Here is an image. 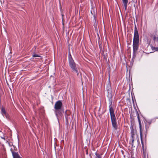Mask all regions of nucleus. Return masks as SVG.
Masks as SVG:
<instances>
[{
    "instance_id": "21",
    "label": "nucleus",
    "mask_w": 158,
    "mask_h": 158,
    "mask_svg": "<svg viewBox=\"0 0 158 158\" xmlns=\"http://www.w3.org/2000/svg\"><path fill=\"white\" fill-rule=\"evenodd\" d=\"M134 2H135V1H136V0H132Z\"/></svg>"
},
{
    "instance_id": "8",
    "label": "nucleus",
    "mask_w": 158,
    "mask_h": 158,
    "mask_svg": "<svg viewBox=\"0 0 158 158\" xmlns=\"http://www.w3.org/2000/svg\"><path fill=\"white\" fill-rule=\"evenodd\" d=\"M131 129V138H135V135L136 133V130L134 129L133 128V126L131 125L130 127Z\"/></svg>"
},
{
    "instance_id": "9",
    "label": "nucleus",
    "mask_w": 158,
    "mask_h": 158,
    "mask_svg": "<svg viewBox=\"0 0 158 158\" xmlns=\"http://www.w3.org/2000/svg\"><path fill=\"white\" fill-rule=\"evenodd\" d=\"M137 118L138 119L139 125H140V138H141V143H142L143 147V143L142 140V131L141 130V126H140V120L139 119V115L138 116Z\"/></svg>"
},
{
    "instance_id": "19",
    "label": "nucleus",
    "mask_w": 158,
    "mask_h": 158,
    "mask_svg": "<svg viewBox=\"0 0 158 158\" xmlns=\"http://www.w3.org/2000/svg\"><path fill=\"white\" fill-rule=\"evenodd\" d=\"M156 40H157V41H158V37H157L156 38V37H154V40H156Z\"/></svg>"
},
{
    "instance_id": "12",
    "label": "nucleus",
    "mask_w": 158,
    "mask_h": 158,
    "mask_svg": "<svg viewBox=\"0 0 158 158\" xmlns=\"http://www.w3.org/2000/svg\"><path fill=\"white\" fill-rule=\"evenodd\" d=\"M134 137L133 138H131L130 141V143L131 144L132 146L133 145L134 142Z\"/></svg>"
},
{
    "instance_id": "20",
    "label": "nucleus",
    "mask_w": 158,
    "mask_h": 158,
    "mask_svg": "<svg viewBox=\"0 0 158 158\" xmlns=\"http://www.w3.org/2000/svg\"><path fill=\"white\" fill-rule=\"evenodd\" d=\"M66 121H67L68 120V117H67L66 116H65Z\"/></svg>"
},
{
    "instance_id": "18",
    "label": "nucleus",
    "mask_w": 158,
    "mask_h": 158,
    "mask_svg": "<svg viewBox=\"0 0 158 158\" xmlns=\"http://www.w3.org/2000/svg\"><path fill=\"white\" fill-rule=\"evenodd\" d=\"M148 123V126L147 123V124L146 125H145V128H146V130L148 129L149 128V125H150V123Z\"/></svg>"
},
{
    "instance_id": "10",
    "label": "nucleus",
    "mask_w": 158,
    "mask_h": 158,
    "mask_svg": "<svg viewBox=\"0 0 158 158\" xmlns=\"http://www.w3.org/2000/svg\"><path fill=\"white\" fill-rule=\"evenodd\" d=\"M125 10H127L128 0H122Z\"/></svg>"
},
{
    "instance_id": "7",
    "label": "nucleus",
    "mask_w": 158,
    "mask_h": 158,
    "mask_svg": "<svg viewBox=\"0 0 158 158\" xmlns=\"http://www.w3.org/2000/svg\"><path fill=\"white\" fill-rule=\"evenodd\" d=\"M139 42H133V51L137 52L139 48Z\"/></svg>"
},
{
    "instance_id": "5",
    "label": "nucleus",
    "mask_w": 158,
    "mask_h": 158,
    "mask_svg": "<svg viewBox=\"0 0 158 158\" xmlns=\"http://www.w3.org/2000/svg\"><path fill=\"white\" fill-rule=\"evenodd\" d=\"M139 42V37L137 29L135 26L134 29V33L133 42Z\"/></svg>"
},
{
    "instance_id": "2",
    "label": "nucleus",
    "mask_w": 158,
    "mask_h": 158,
    "mask_svg": "<svg viewBox=\"0 0 158 158\" xmlns=\"http://www.w3.org/2000/svg\"><path fill=\"white\" fill-rule=\"evenodd\" d=\"M109 111L112 126L115 130H116L117 129V125L116 118L114 114V110H109Z\"/></svg>"
},
{
    "instance_id": "4",
    "label": "nucleus",
    "mask_w": 158,
    "mask_h": 158,
    "mask_svg": "<svg viewBox=\"0 0 158 158\" xmlns=\"http://www.w3.org/2000/svg\"><path fill=\"white\" fill-rule=\"evenodd\" d=\"M113 95H112V92L110 89H108V91L107 97L108 98L109 102V110H114L112 106V101Z\"/></svg>"
},
{
    "instance_id": "15",
    "label": "nucleus",
    "mask_w": 158,
    "mask_h": 158,
    "mask_svg": "<svg viewBox=\"0 0 158 158\" xmlns=\"http://www.w3.org/2000/svg\"><path fill=\"white\" fill-rule=\"evenodd\" d=\"M152 50H154L155 51H158V47H152Z\"/></svg>"
},
{
    "instance_id": "1",
    "label": "nucleus",
    "mask_w": 158,
    "mask_h": 158,
    "mask_svg": "<svg viewBox=\"0 0 158 158\" xmlns=\"http://www.w3.org/2000/svg\"><path fill=\"white\" fill-rule=\"evenodd\" d=\"M68 60L69 66L72 69L73 71L77 73V75H78L79 73L77 68V64L73 59L70 53H69L68 55Z\"/></svg>"
},
{
    "instance_id": "17",
    "label": "nucleus",
    "mask_w": 158,
    "mask_h": 158,
    "mask_svg": "<svg viewBox=\"0 0 158 158\" xmlns=\"http://www.w3.org/2000/svg\"><path fill=\"white\" fill-rule=\"evenodd\" d=\"M95 155L97 158H102L101 155L99 154H97V153H95Z\"/></svg>"
},
{
    "instance_id": "6",
    "label": "nucleus",
    "mask_w": 158,
    "mask_h": 158,
    "mask_svg": "<svg viewBox=\"0 0 158 158\" xmlns=\"http://www.w3.org/2000/svg\"><path fill=\"white\" fill-rule=\"evenodd\" d=\"M14 149L15 148L14 146L10 149V150L12 152L13 158H21L18 153L16 152L14 150Z\"/></svg>"
},
{
    "instance_id": "3",
    "label": "nucleus",
    "mask_w": 158,
    "mask_h": 158,
    "mask_svg": "<svg viewBox=\"0 0 158 158\" xmlns=\"http://www.w3.org/2000/svg\"><path fill=\"white\" fill-rule=\"evenodd\" d=\"M62 103L61 101L59 100L56 102L54 108L55 109L56 115L58 118L59 115H60L59 110L61 108Z\"/></svg>"
},
{
    "instance_id": "13",
    "label": "nucleus",
    "mask_w": 158,
    "mask_h": 158,
    "mask_svg": "<svg viewBox=\"0 0 158 158\" xmlns=\"http://www.w3.org/2000/svg\"><path fill=\"white\" fill-rule=\"evenodd\" d=\"M136 54V52L133 51V56L132 58V60H133L135 57Z\"/></svg>"
},
{
    "instance_id": "14",
    "label": "nucleus",
    "mask_w": 158,
    "mask_h": 158,
    "mask_svg": "<svg viewBox=\"0 0 158 158\" xmlns=\"http://www.w3.org/2000/svg\"><path fill=\"white\" fill-rule=\"evenodd\" d=\"M5 116L6 117V118L8 120H10V116L8 114L6 113V114H5L4 115V116Z\"/></svg>"
},
{
    "instance_id": "11",
    "label": "nucleus",
    "mask_w": 158,
    "mask_h": 158,
    "mask_svg": "<svg viewBox=\"0 0 158 158\" xmlns=\"http://www.w3.org/2000/svg\"><path fill=\"white\" fill-rule=\"evenodd\" d=\"M1 112L3 116H4V115L6 113V112L5 110V109L3 108H2L1 109Z\"/></svg>"
},
{
    "instance_id": "16",
    "label": "nucleus",
    "mask_w": 158,
    "mask_h": 158,
    "mask_svg": "<svg viewBox=\"0 0 158 158\" xmlns=\"http://www.w3.org/2000/svg\"><path fill=\"white\" fill-rule=\"evenodd\" d=\"M32 56L33 57H40V56L38 54H35V53H33L32 54Z\"/></svg>"
},
{
    "instance_id": "22",
    "label": "nucleus",
    "mask_w": 158,
    "mask_h": 158,
    "mask_svg": "<svg viewBox=\"0 0 158 158\" xmlns=\"http://www.w3.org/2000/svg\"><path fill=\"white\" fill-rule=\"evenodd\" d=\"M2 138L5 139L4 138L2 137Z\"/></svg>"
}]
</instances>
